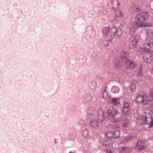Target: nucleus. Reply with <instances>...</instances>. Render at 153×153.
<instances>
[{
	"instance_id": "obj_3",
	"label": "nucleus",
	"mask_w": 153,
	"mask_h": 153,
	"mask_svg": "<svg viewBox=\"0 0 153 153\" xmlns=\"http://www.w3.org/2000/svg\"><path fill=\"white\" fill-rule=\"evenodd\" d=\"M148 42L143 44L144 48L147 51L153 52V30L147 38Z\"/></svg>"
},
{
	"instance_id": "obj_28",
	"label": "nucleus",
	"mask_w": 153,
	"mask_h": 153,
	"mask_svg": "<svg viewBox=\"0 0 153 153\" xmlns=\"http://www.w3.org/2000/svg\"><path fill=\"white\" fill-rule=\"evenodd\" d=\"M111 141L110 140H104L103 142V144L104 145L108 146L111 143Z\"/></svg>"
},
{
	"instance_id": "obj_7",
	"label": "nucleus",
	"mask_w": 153,
	"mask_h": 153,
	"mask_svg": "<svg viewBox=\"0 0 153 153\" xmlns=\"http://www.w3.org/2000/svg\"><path fill=\"white\" fill-rule=\"evenodd\" d=\"M97 118L99 121L102 125H104L106 120L103 119L104 113L102 109H99L98 112Z\"/></svg>"
},
{
	"instance_id": "obj_4",
	"label": "nucleus",
	"mask_w": 153,
	"mask_h": 153,
	"mask_svg": "<svg viewBox=\"0 0 153 153\" xmlns=\"http://www.w3.org/2000/svg\"><path fill=\"white\" fill-rule=\"evenodd\" d=\"M141 119L146 124H150L151 126L153 125V119L149 113H144L141 116Z\"/></svg>"
},
{
	"instance_id": "obj_5",
	"label": "nucleus",
	"mask_w": 153,
	"mask_h": 153,
	"mask_svg": "<svg viewBox=\"0 0 153 153\" xmlns=\"http://www.w3.org/2000/svg\"><path fill=\"white\" fill-rule=\"evenodd\" d=\"M119 113L118 111L112 107H108L107 109V117L108 118H113L116 115Z\"/></svg>"
},
{
	"instance_id": "obj_6",
	"label": "nucleus",
	"mask_w": 153,
	"mask_h": 153,
	"mask_svg": "<svg viewBox=\"0 0 153 153\" xmlns=\"http://www.w3.org/2000/svg\"><path fill=\"white\" fill-rule=\"evenodd\" d=\"M140 40V37L138 36H134L131 37L129 42L130 47L131 48H135Z\"/></svg>"
},
{
	"instance_id": "obj_15",
	"label": "nucleus",
	"mask_w": 153,
	"mask_h": 153,
	"mask_svg": "<svg viewBox=\"0 0 153 153\" xmlns=\"http://www.w3.org/2000/svg\"><path fill=\"white\" fill-rule=\"evenodd\" d=\"M90 125L91 127L95 128H97L99 127L98 123L96 120H91V121Z\"/></svg>"
},
{
	"instance_id": "obj_2",
	"label": "nucleus",
	"mask_w": 153,
	"mask_h": 153,
	"mask_svg": "<svg viewBox=\"0 0 153 153\" xmlns=\"http://www.w3.org/2000/svg\"><path fill=\"white\" fill-rule=\"evenodd\" d=\"M103 33L105 35L110 34L111 36H115L119 37L121 36L122 34V31L120 28L117 29L115 27L111 28L106 27L103 28Z\"/></svg>"
},
{
	"instance_id": "obj_8",
	"label": "nucleus",
	"mask_w": 153,
	"mask_h": 153,
	"mask_svg": "<svg viewBox=\"0 0 153 153\" xmlns=\"http://www.w3.org/2000/svg\"><path fill=\"white\" fill-rule=\"evenodd\" d=\"M143 58L145 62L150 63L153 60V55L149 53H146L143 56Z\"/></svg>"
},
{
	"instance_id": "obj_11",
	"label": "nucleus",
	"mask_w": 153,
	"mask_h": 153,
	"mask_svg": "<svg viewBox=\"0 0 153 153\" xmlns=\"http://www.w3.org/2000/svg\"><path fill=\"white\" fill-rule=\"evenodd\" d=\"M143 104H147L152 99V96H148L146 94L143 95Z\"/></svg>"
},
{
	"instance_id": "obj_12",
	"label": "nucleus",
	"mask_w": 153,
	"mask_h": 153,
	"mask_svg": "<svg viewBox=\"0 0 153 153\" xmlns=\"http://www.w3.org/2000/svg\"><path fill=\"white\" fill-rule=\"evenodd\" d=\"M119 124L117 120L112 119L111 120V123L110 127L114 129L117 128L119 127Z\"/></svg>"
},
{
	"instance_id": "obj_27",
	"label": "nucleus",
	"mask_w": 153,
	"mask_h": 153,
	"mask_svg": "<svg viewBox=\"0 0 153 153\" xmlns=\"http://www.w3.org/2000/svg\"><path fill=\"white\" fill-rule=\"evenodd\" d=\"M89 132L88 130H84L83 133L82 135L85 137H87L89 136Z\"/></svg>"
},
{
	"instance_id": "obj_22",
	"label": "nucleus",
	"mask_w": 153,
	"mask_h": 153,
	"mask_svg": "<svg viewBox=\"0 0 153 153\" xmlns=\"http://www.w3.org/2000/svg\"><path fill=\"white\" fill-rule=\"evenodd\" d=\"M129 56V54L126 52L122 51L121 53V57L122 58H124L128 57Z\"/></svg>"
},
{
	"instance_id": "obj_35",
	"label": "nucleus",
	"mask_w": 153,
	"mask_h": 153,
	"mask_svg": "<svg viewBox=\"0 0 153 153\" xmlns=\"http://www.w3.org/2000/svg\"><path fill=\"white\" fill-rule=\"evenodd\" d=\"M69 153H71V152H70Z\"/></svg>"
},
{
	"instance_id": "obj_16",
	"label": "nucleus",
	"mask_w": 153,
	"mask_h": 153,
	"mask_svg": "<svg viewBox=\"0 0 153 153\" xmlns=\"http://www.w3.org/2000/svg\"><path fill=\"white\" fill-rule=\"evenodd\" d=\"M121 153H128L130 151V149L127 147H121L119 149Z\"/></svg>"
},
{
	"instance_id": "obj_32",
	"label": "nucleus",
	"mask_w": 153,
	"mask_h": 153,
	"mask_svg": "<svg viewBox=\"0 0 153 153\" xmlns=\"http://www.w3.org/2000/svg\"><path fill=\"white\" fill-rule=\"evenodd\" d=\"M134 10L135 11H140L141 9L139 8H136L135 9H134Z\"/></svg>"
},
{
	"instance_id": "obj_14",
	"label": "nucleus",
	"mask_w": 153,
	"mask_h": 153,
	"mask_svg": "<svg viewBox=\"0 0 153 153\" xmlns=\"http://www.w3.org/2000/svg\"><path fill=\"white\" fill-rule=\"evenodd\" d=\"M109 101L111 103L114 105H117L120 103L119 99L118 98H111Z\"/></svg>"
},
{
	"instance_id": "obj_31",
	"label": "nucleus",
	"mask_w": 153,
	"mask_h": 153,
	"mask_svg": "<svg viewBox=\"0 0 153 153\" xmlns=\"http://www.w3.org/2000/svg\"><path fill=\"white\" fill-rule=\"evenodd\" d=\"M106 153H113L111 151L110 149H107L106 151Z\"/></svg>"
},
{
	"instance_id": "obj_10",
	"label": "nucleus",
	"mask_w": 153,
	"mask_h": 153,
	"mask_svg": "<svg viewBox=\"0 0 153 153\" xmlns=\"http://www.w3.org/2000/svg\"><path fill=\"white\" fill-rule=\"evenodd\" d=\"M130 104L128 102H125L124 103L123 109V112L124 114H128L130 110Z\"/></svg>"
},
{
	"instance_id": "obj_30",
	"label": "nucleus",
	"mask_w": 153,
	"mask_h": 153,
	"mask_svg": "<svg viewBox=\"0 0 153 153\" xmlns=\"http://www.w3.org/2000/svg\"><path fill=\"white\" fill-rule=\"evenodd\" d=\"M138 76H142L143 75L142 71L141 68L138 72Z\"/></svg>"
},
{
	"instance_id": "obj_20",
	"label": "nucleus",
	"mask_w": 153,
	"mask_h": 153,
	"mask_svg": "<svg viewBox=\"0 0 153 153\" xmlns=\"http://www.w3.org/2000/svg\"><path fill=\"white\" fill-rule=\"evenodd\" d=\"M121 61H119L118 62L117 60H115L114 64L116 68H120L122 65V63H121Z\"/></svg>"
},
{
	"instance_id": "obj_19",
	"label": "nucleus",
	"mask_w": 153,
	"mask_h": 153,
	"mask_svg": "<svg viewBox=\"0 0 153 153\" xmlns=\"http://www.w3.org/2000/svg\"><path fill=\"white\" fill-rule=\"evenodd\" d=\"M137 147L140 150H143L144 149V146L143 143L140 142H138L137 143Z\"/></svg>"
},
{
	"instance_id": "obj_21",
	"label": "nucleus",
	"mask_w": 153,
	"mask_h": 153,
	"mask_svg": "<svg viewBox=\"0 0 153 153\" xmlns=\"http://www.w3.org/2000/svg\"><path fill=\"white\" fill-rule=\"evenodd\" d=\"M111 43V39H108V40H104L102 42L103 45L105 47H107Z\"/></svg>"
},
{
	"instance_id": "obj_18",
	"label": "nucleus",
	"mask_w": 153,
	"mask_h": 153,
	"mask_svg": "<svg viewBox=\"0 0 153 153\" xmlns=\"http://www.w3.org/2000/svg\"><path fill=\"white\" fill-rule=\"evenodd\" d=\"M113 138H118L120 136V131L115 130L113 131Z\"/></svg>"
},
{
	"instance_id": "obj_1",
	"label": "nucleus",
	"mask_w": 153,
	"mask_h": 153,
	"mask_svg": "<svg viewBox=\"0 0 153 153\" xmlns=\"http://www.w3.org/2000/svg\"><path fill=\"white\" fill-rule=\"evenodd\" d=\"M149 17V14L147 12H145L136 14L134 18V24L130 27V33L131 35L134 34L138 27H141L147 26H151V24H147L146 22Z\"/></svg>"
},
{
	"instance_id": "obj_23",
	"label": "nucleus",
	"mask_w": 153,
	"mask_h": 153,
	"mask_svg": "<svg viewBox=\"0 0 153 153\" xmlns=\"http://www.w3.org/2000/svg\"><path fill=\"white\" fill-rule=\"evenodd\" d=\"M123 127L125 128H127L129 127L130 124H129L128 120H125L123 122Z\"/></svg>"
},
{
	"instance_id": "obj_34",
	"label": "nucleus",
	"mask_w": 153,
	"mask_h": 153,
	"mask_svg": "<svg viewBox=\"0 0 153 153\" xmlns=\"http://www.w3.org/2000/svg\"><path fill=\"white\" fill-rule=\"evenodd\" d=\"M151 72L153 74V67L152 68L151 70Z\"/></svg>"
},
{
	"instance_id": "obj_33",
	"label": "nucleus",
	"mask_w": 153,
	"mask_h": 153,
	"mask_svg": "<svg viewBox=\"0 0 153 153\" xmlns=\"http://www.w3.org/2000/svg\"><path fill=\"white\" fill-rule=\"evenodd\" d=\"M116 1V2L117 3V5L119 6V5H120V3L118 1V0H117Z\"/></svg>"
},
{
	"instance_id": "obj_24",
	"label": "nucleus",
	"mask_w": 153,
	"mask_h": 153,
	"mask_svg": "<svg viewBox=\"0 0 153 153\" xmlns=\"http://www.w3.org/2000/svg\"><path fill=\"white\" fill-rule=\"evenodd\" d=\"M116 15L119 17H122L124 15V13L120 10H117L116 12Z\"/></svg>"
},
{
	"instance_id": "obj_17",
	"label": "nucleus",
	"mask_w": 153,
	"mask_h": 153,
	"mask_svg": "<svg viewBox=\"0 0 153 153\" xmlns=\"http://www.w3.org/2000/svg\"><path fill=\"white\" fill-rule=\"evenodd\" d=\"M143 95H138L135 99V101L137 103H142L143 104Z\"/></svg>"
},
{
	"instance_id": "obj_26",
	"label": "nucleus",
	"mask_w": 153,
	"mask_h": 153,
	"mask_svg": "<svg viewBox=\"0 0 153 153\" xmlns=\"http://www.w3.org/2000/svg\"><path fill=\"white\" fill-rule=\"evenodd\" d=\"M106 137L109 138H113V131H110L106 133L105 134Z\"/></svg>"
},
{
	"instance_id": "obj_13",
	"label": "nucleus",
	"mask_w": 153,
	"mask_h": 153,
	"mask_svg": "<svg viewBox=\"0 0 153 153\" xmlns=\"http://www.w3.org/2000/svg\"><path fill=\"white\" fill-rule=\"evenodd\" d=\"M110 97V96L108 92L106 90V89H105L102 93V98L105 100H107L109 99Z\"/></svg>"
},
{
	"instance_id": "obj_9",
	"label": "nucleus",
	"mask_w": 153,
	"mask_h": 153,
	"mask_svg": "<svg viewBox=\"0 0 153 153\" xmlns=\"http://www.w3.org/2000/svg\"><path fill=\"white\" fill-rule=\"evenodd\" d=\"M126 67L130 69H133L136 67V63L129 59L126 60Z\"/></svg>"
},
{
	"instance_id": "obj_25",
	"label": "nucleus",
	"mask_w": 153,
	"mask_h": 153,
	"mask_svg": "<svg viewBox=\"0 0 153 153\" xmlns=\"http://www.w3.org/2000/svg\"><path fill=\"white\" fill-rule=\"evenodd\" d=\"M131 139V137L130 136H128L124 137L122 140V141L123 143H126L129 141Z\"/></svg>"
},
{
	"instance_id": "obj_29",
	"label": "nucleus",
	"mask_w": 153,
	"mask_h": 153,
	"mask_svg": "<svg viewBox=\"0 0 153 153\" xmlns=\"http://www.w3.org/2000/svg\"><path fill=\"white\" fill-rule=\"evenodd\" d=\"M119 88L117 87H114L112 88V91L115 93H117L118 92H119Z\"/></svg>"
}]
</instances>
